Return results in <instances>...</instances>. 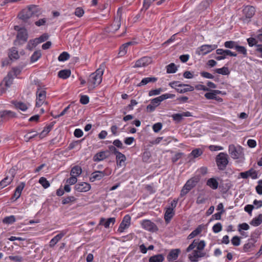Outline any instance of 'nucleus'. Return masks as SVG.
Instances as JSON below:
<instances>
[{"label":"nucleus","mask_w":262,"mask_h":262,"mask_svg":"<svg viewBox=\"0 0 262 262\" xmlns=\"http://www.w3.org/2000/svg\"><path fill=\"white\" fill-rule=\"evenodd\" d=\"M39 13V11L38 6L30 5L20 11L18 15V17L20 19L26 22L33 15H38Z\"/></svg>","instance_id":"obj_1"},{"label":"nucleus","mask_w":262,"mask_h":262,"mask_svg":"<svg viewBox=\"0 0 262 262\" xmlns=\"http://www.w3.org/2000/svg\"><path fill=\"white\" fill-rule=\"evenodd\" d=\"M104 73L103 68L100 67L95 72L92 73L89 77L88 83L89 86L92 88L98 86L102 81V75Z\"/></svg>","instance_id":"obj_2"},{"label":"nucleus","mask_w":262,"mask_h":262,"mask_svg":"<svg viewBox=\"0 0 262 262\" xmlns=\"http://www.w3.org/2000/svg\"><path fill=\"white\" fill-rule=\"evenodd\" d=\"M215 162L220 170H224L229 163L228 156L226 153L220 152L216 157Z\"/></svg>","instance_id":"obj_3"},{"label":"nucleus","mask_w":262,"mask_h":262,"mask_svg":"<svg viewBox=\"0 0 262 262\" xmlns=\"http://www.w3.org/2000/svg\"><path fill=\"white\" fill-rule=\"evenodd\" d=\"M259 235V234L256 232L251 234L250 238L248 239L247 243L243 246V252H249L253 249L255 246V243L257 241Z\"/></svg>","instance_id":"obj_4"},{"label":"nucleus","mask_w":262,"mask_h":262,"mask_svg":"<svg viewBox=\"0 0 262 262\" xmlns=\"http://www.w3.org/2000/svg\"><path fill=\"white\" fill-rule=\"evenodd\" d=\"M229 153L232 158L237 159L241 157L242 155V150L241 146L236 147L234 145L231 144L229 146Z\"/></svg>","instance_id":"obj_5"},{"label":"nucleus","mask_w":262,"mask_h":262,"mask_svg":"<svg viewBox=\"0 0 262 262\" xmlns=\"http://www.w3.org/2000/svg\"><path fill=\"white\" fill-rule=\"evenodd\" d=\"M150 101V103L146 106V111L147 112H154L156 110V108L160 104L161 102L163 100L161 95L151 99Z\"/></svg>","instance_id":"obj_6"},{"label":"nucleus","mask_w":262,"mask_h":262,"mask_svg":"<svg viewBox=\"0 0 262 262\" xmlns=\"http://www.w3.org/2000/svg\"><path fill=\"white\" fill-rule=\"evenodd\" d=\"M0 117L2 122H6L9 120L17 117V114L11 111L4 110L0 111Z\"/></svg>","instance_id":"obj_7"},{"label":"nucleus","mask_w":262,"mask_h":262,"mask_svg":"<svg viewBox=\"0 0 262 262\" xmlns=\"http://www.w3.org/2000/svg\"><path fill=\"white\" fill-rule=\"evenodd\" d=\"M143 228L150 232H157L158 230L157 226L150 220H143L141 223Z\"/></svg>","instance_id":"obj_8"},{"label":"nucleus","mask_w":262,"mask_h":262,"mask_svg":"<svg viewBox=\"0 0 262 262\" xmlns=\"http://www.w3.org/2000/svg\"><path fill=\"white\" fill-rule=\"evenodd\" d=\"M130 216L128 214L125 215L119 225L118 232L122 233L125 229L128 228L130 224Z\"/></svg>","instance_id":"obj_9"},{"label":"nucleus","mask_w":262,"mask_h":262,"mask_svg":"<svg viewBox=\"0 0 262 262\" xmlns=\"http://www.w3.org/2000/svg\"><path fill=\"white\" fill-rule=\"evenodd\" d=\"M151 62V59L148 56H144L137 60L133 66L134 68H141L147 66Z\"/></svg>","instance_id":"obj_10"},{"label":"nucleus","mask_w":262,"mask_h":262,"mask_svg":"<svg viewBox=\"0 0 262 262\" xmlns=\"http://www.w3.org/2000/svg\"><path fill=\"white\" fill-rule=\"evenodd\" d=\"M17 39L20 44H23L27 41L28 35L27 30L25 28H20L18 30Z\"/></svg>","instance_id":"obj_11"},{"label":"nucleus","mask_w":262,"mask_h":262,"mask_svg":"<svg viewBox=\"0 0 262 262\" xmlns=\"http://www.w3.org/2000/svg\"><path fill=\"white\" fill-rule=\"evenodd\" d=\"M217 45H203L200 47V54L203 55H206L212 51L216 49Z\"/></svg>","instance_id":"obj_12"},{"label":"nucleus","mask_w":262,"mask_h":262,"mask_svg":"<svg viewBox=\"0 0 262 262\" xmlns=\"http://www.w3.org/2000/svg\"><path fill=\"white\" fill-rule=\"evenodd\" d=\"M193 116L192 113L187 111L185 112H183L181 114H173L171 115V117L173 121H174L176 123H180L184 117H192Z\"/></svg>","instance_id":"obj_13"},{"label":"nucleus","mask_w":262,"mask_h":262,"mask_svg":"<svg viewBox=\"0 0 262 262\" xmlns=\"http://www.w3.org/2000/svg\"><path fill=\"white\" fill-rule=\"evenodd\" d=\"M91 186L90 184L86 182H81L76 184L74 188L78 192H87L90 190Z\"/></svg>","instance_id":"obj_14"},{"label":"nucleus","mask_w":262,"mask_h":262,"mask_svg":"<svg viewBox=\"0 0 262 262\" xmlns=\"http://www.w3.org/2000/svg\"><path fill=\"white\" fill-rule=\"evenodd\" d=\"M121 26V18H115L113 24L107 28V32H115Z\"/></svg>","instance_id":"obj_15"},{"label":"nucleus","mask_w":262,"mask_h":262,"mask_svg":"<svg viewBox=\"0 0 262 262\" xmlns=\"http://www.w3.org/2000/svg\"><path fill=\"white\" fill-rule=\"evenodd\" d=\"M67 233V231L63 230L55 236L50 241V247H53Z\"/></svg>","instance_id":"obj_16"},{"label":"nucleus","mask_w":262,"mask_h":262,"mask_svg":"<svg viewBox=\"0 0 262 262\" xmlns=\"http://www.w3.org/2000/svg\"><path fill=\"white\" fill-rule=\"evenodd\" d=\"M106 175L105 171H96L92 172L90 177V180L93 182L96 180H100Z\"/></svg>","instance_id":"obj_17"},{"label":"nucleus","mask_w":262,"mask_h":262,"mask_svg":"<svg viewBox=\"0 0 262 262\" xmlns=\"http://www.w3.org/2000/svg\"><path fill=\"white\" fill-rule=\"evenodd\" d=\"M194 90V88L188 84L181 83L180 87L177 89V92L180 94H183L187 92H192Z\"/></svg>","instance_id":"obj_18"},{"label":"nucleus","mask_w":262,"mask_h":262,"mask_svg":"<svg viewBox=\"0 0 262 262\" xmlns=\"http://www.w3.org/2000/svg\"><path fill=\"white\" fill-rule=\"evenodd\" d=\"M243 14L246 18H251L255 14V9L251 6H246L243 10Z\"/></svg>","instance_id":"obj_19"},{"label":"nucleus","mask_w":262,"mask_h":262,"mask_svg":"<svg viewBox=\"0 0 262 262\" xmlns=\"http://www.w3.org/2000/svg\"><path fill=\"white\" fill-rule=\"evenodd\" d=\"M180 252L181 250L179 249L171 250L167 256V260L171 261L177 259Z\"/></svg>","instance_id":"obj_20"},{"label":"nucleus","mask_w":262,"mask_h":262,"mask_svg":"<svg viewBox=\"0 0 262 262\" xmlns=\"http://www.w3.org/2000/svg\"><path fill=\"white\" fill-rule=\"evenodd\" d=\"M108 151H102L95 154L93 157V160L95 162H99L103 160L108 157Z\"/></svg>","instance_id":"obj_21"},{"label":"nucleus","mask_w":262,"mask_h":262,"mask_svg":"<svg viewBox=\"0 0 262 262\" xmlns=\"http://www.w3.org/2000/svg\"><path fill=\"white\" fill-rule=\"evenodd\" d=\"M55 123V121H53L46 125L43 130L39 134V138L42 139L45 137L53 128Z\"/></svg>","instance_id":"obj_22"},{"label":"nucleus","mask_w":262,"mask_h":262,"mask_svg":"<svg viewBox=\"0 0 262 262\" xmlns=\"http://www.w3.org/2000/svg\"><path fill=\"white\" fill-rule=\"evenodd\" d=\"M158 80V78L155 77H145L142 79L141 82L137 84V86L141 87L147 84L152 82H156Z\"/></svg>","instance_id":"obj_23"},{"label":"nucleus","mask_w":262,"mask_h":262,"mask_svg":"<svg viewBox=\"0 0 262 262\" xmlns=\"http://www.w3.org/2000/svg\"><path fill=\"white\" fill-rule=\"evenodd\" d=\"M216 53L217 55H221L222 56H225L226 57L227 55H229L230 56L236 57L237 56V54L229 50H224L222 49H217L216 50Z\"/></svg>","instance_id":"obj_24"},{"label":"nucleus","mask_w":262,"mask_h":262,"mask_svg":"<svg viewBox=\"0 0 262 262\" xmlns=\"http://www.w3.org/2000/svg\"><path fill=\"white\" fill-rule=\"evenodd\" d=\"M198 182V180L196 178H192L188 180L184 186V187L186 188L187 190L190 191L196 186Z\"/></svg>","instance_id":"obj_25"},{"label":"nucleus","mask_w":262,"mask_h":262,"mask_svg":"<svg viewBox=\"0 0 262 262\" xmlns=\"http://www.w3.org/2000/svg\"><path fill=\"white\" fill-rule=\"evenodd\" d=\"M13 79V78L12 77L11 74L9 73L1 83H3V84L4 85L6 88H8L12 84Z\"/></svg>","instance_id":"obj_26"},{"label":"nucleus","mask_w":262,"mask_h":262,"mask_svg":"<svg viewBox=\"0 0 262 262\" xmlns=\"http://www.w3.org/2000/svg\"><path fill=\"white\" fill-rule=\"evenodd\" d=\"M115 221L116 220L115 217L108 218L106 221H105V219L101 218L99 222V225H103L105 228H107L110 227L111 223L114 225Z\"/></svg>","instance_id":"obj_27"},{"label":"nucleus","mask_w":262,"mask_h":262,"mask_svg":"<svg viewBox=\"0 0 262 262\" xmlns=\"http://www.w3.org/2000/svg\"><path fill=\"white\" fill-rule=\"evenodd\" d=\"M204 226L202 224L199 225L192 232H191V233L188 236V239H191L200 234L202 231H203V229H204Z\"/></svg>","instance_id":"obj_28"},{"label":"nucleus","mask_w":262,"mask_h":262,"mask_svg":"<svg viewBox=\"0 0 262 262\" xmlns=\"http://www.w3.org/2000/svg\"><path fill=\"white\" fill-rule=\"evenodd\" d=\"M174 214V211L173 210H172V208H166V210L164 214V219L165 222L166 223H169V222L172 218Z\"/></svg>","instance_id":"obj_29"},{"label":"nucleus","mask_w":262,"mask_h":262,"mask_svg":"<svg viewBox=\"0 0 262 262\" xmlns=\"http://www.w3.org/2000/svg\"><path fill=\"white\" fill-rule=\"evenodd\" d=\"M14 177V175H12L10 177H9L8 176L6 177L0 182V187L3 188L10 184L13 181Z\"/></svg>","instance_id":"obj_30"},{"label":"nucleus","mask_w":262,"mask_h":262,"mask_svg":"<svg viewBox=\"0 0 262 262\" xmlns=\"http://www.w3.org/2000/svg\"><path fill=\"white\" fill-rule=\"evenodd\" d=\"M206 184L213 190L216 189L219 186L218 182L215 178H213L209 179L206 182Z\"/></svg>","instance_id":"obj_31"},{"label":"nucleus","mask_w":262,"mask_h":262,"mask_svg":"<svg viewBox=\"0 0 262 262\" xmlns=\"http://www.w3.org/2000/svg\"><path fill=\"white\" fill-rule=\"evenodd\" d=\"M71 74L70 70L64 69L60 70L58 73V76L63 79H66L69 78Z\"/></svg>","instance_id":"obj_32"},{"label":"nucleus","mask_w":262,"mask_h":262,"mask_svg":"<svg viewBox=\"0 0 262 262\" xmlns=\"http://www.w3.org/2000/svg\"><path fill=\"white\" fill-rule=\"evenodd\" d=\"M262 223V214H259L257 216L254 217L250 222V224L254 227H257Z\"/></svg>","instance_id":"obj_33"},{"label":"nucleus","mask_w":262,"mask_h":262,"mask_svg":"<svg viewBox=\"0 0 262 262\" xmlns=\"http://www.w3.org/2000/svg\"><path fill=\"white\" fill-rule=\"evenodd\" d=\"M164 260V257L163 255L162 254H159L150 257L149 262H163Z\"/></svg>","instance_id":"obj_34"},{"label":"nucleus","mask_w":262,"mask_h":262,"mask_svg":"<svg viewBox=\"0 0 262 262\" xmlns=\"http://www.w3.org/2000/svg\"><path fill=\"white\" fill-rule=\"evenodd\" d=\"M19 57L17 50L15 48H12L10 50L9 58L10 60L17 59Z\"/></svg>","instance_id":"obj_35"},{"label":"nucleus","mask_w":262,"mask_h":262,"mask_svg":"<svg viewBox=\"0 0 262 262\" xmlns=\"http://www.w3.org/2000/svg\"><path fill=\"white\" fill-rule=\"evenodd\" d=\"M13 104L14 105L16 108L19 109L23 112L27 111L28 108L27 104L22 102L15 101L13 103Z\"/></svg>","instance_id":"obj_36"},{"label":"nucleus","mask_w":262,"mask_h":262,"mask_svg":"<svg viewBox=\"0 0 262 262\" xmlns=\"http://www.w3.org/2000/svg\"><path fill=\"white\" fill-rule=\"evenodd\" d=\"M41 57V53L40 50L35 51L30 57V62L34 63L37 61Z\"/></svg>","instance_id":"obj_37"},{"label":"nucleus","mask_w":262,"mask_h":262,"mask_svg":"<svg viewBox=\"0 0 262 262\" xmlns=\"http://www.w3.org/2000/svg\"><path fill=\"white\" fill-rule=\"evenodd\" d=\"M116 160L117 165L121 167L123 165L122 163L125 162L126 160V157L124 154L120 152L116 155Z\"/></svg>","instance_id":"obj_38"},{"label":"nucleus","mask_w":262,"mask_h":262,"mask_svg":"<svg viewBox=\"0 0 262 262\" xmlns=\"http://www.w3.org/2000/svg\"><path fill=\"white\" fill-rule=\"evenodd\" d=\"M81 172L82 169L81 167L78 165H76L72 168L71 170V175L77 177L81 174Z\"/></svg>","instance_id":"obj_39"},{"label":"nucleus","mask_w":262,"mask_h":262,"mask_svg":"<svg viewBox=\"0 0 262 262\" xmlns=\"http://www.w3.org/2000/svg\"><path fill=\"white\" fill-rule=\"evenodd\" d=\"M46 97V92L45 90L38 89L36 92L37 100H45Z\"/></svg>","instance_id":"obj_40"},{"label":"nucleus","mask_w":262,"mask_h":262,"mask_svg":"<svg viewBox=\"0 0 262 262\" xmlns=\"http://www.w3.org/2000/svg\"><path fill=\"white\" fill-rule=\"evenodd\" d=\"M76 198L74 196H68L62 198V204L66 205L75 202Z\"/></svg>","instance_id":"obj_41"},{"label":"nucleus","mask_w":262,"mask_h":262,"mask_svg":"<svg viewBox=\"0 0 262 262\" xmlns=\"http://www.w3.org/2000/svg\"><path fill=\"white\" fill-rule=\"evenodd\" d=\"M177 70V67L174 63H171L166 67V72L168 74L174 73Z\"/></svg>","instance_id":"obj_42"},{"label":"nucleus","mask_w":262,"mask_h":262,"mask_svg":"<svg viewBox=\"0 0 262 262\" xmlns=\"http://www.w3.org/2000/svg\"><path fill=\"white\" fill-rule=\"evenodd\" d=\"M239 53L242 54L243 56L246 57L247 56V50L246 48L244 46H241L238 44L235 47V49Z\"/></svg>","instance_id":"obj_43"},{"label":"nucleus","mask_w":262,"mask_h":262,"mask_svg":"<svg viewBox=\"0 0 262 262\" xmlns=\"http://www.w3.org/2000/svg\"><path fill=\"white\" fill-rule=\"evenodd\" d=\"M203 153V150L200 148H195L193 149L190 154L191 156H192L194 158H198L201 156Z\"/></svg>","instance_id":"obj_44"},{"label":"nucleus","mask_w":262,"mask_h":262,"mask_svg":"<svg viewBox=\"0 0 262 262\" xmlns=\"http://www.w3.org/2000/svg\"><path fill=\"white\" fill-rule=\"evenodd\" d=\"M15 217L14 215H11L4 218L3 222L6 224H12L15 222Z\"/></svg>","instance_id":"obj_45"},{"label":"nucleus","mask_w":262,"mask_h":262,"mask_svg":"<svg viewBox=\"0 0 262 262\" xmlns=\"http://www.w3.org/2000/svg\"><path fill=\"white\" fill-rule=\"evenodd\" d=\"M215 72L223 75H227L230 73L228 68L226 67H224L222 68L216 69Z\"/></svg>","instance_id":"obj_46"},{"label":"nucleus","mask_w":262,"mask_h":262,"mask_svg":"<svg viewBox=\"0 0 262 262\" xmlns=\"http://www.w3.org/2000/svg\"><path fill=\"white\" fill-rule=\"evenodd\" d=\"M247 41L249 46L250 47H254L255 48L256 45L258 44V40L256 39V37H249L247 39Z\"/></svg>","instance_id":"obj_47"},{"label":"nucleus","mask_w":262,"mask_h":262,"mask_svg":"<svg viewBox=\"0 0 262 262\" xmlns=\"http://www.w3.org/2000/svg\"><path fill=\"white\" fill-rule=\"evenodd\" d=\"M237 42L232 40L227 41L224 43L225 47L228 49H235V47L237 46Z\"/></svg>","instance_id":"obj_48"},{"label":"nucleus","mask_w":262,"mask_h":262,"mask_svg":"<svg viewBox=\"0 0 262 262\" xmlns=\"http://www.w3.org/2000/svg\"><path fill=\"white\" fill-rule=\"evenodd\" d=\"M39 183L45 189L48 188L50 186L49 182L45 177H41L39 180Z\"/></svg>","instance_id":"obj_49"},{"label":"nucleus","mask_w":262,"mask_h":262,"mask_svg":"<svg viewBox=\"0 0 262 262\" xmlns=\"http://www.w3.org/2000/svg\"><path fill=\"white\" fill-rule=\"evenodd\" d=\"M69 54L67 52H63L59 55L58 57V60L59 61H65L69 59Z\"/></svg>","instance_id":"obj_50"},{"label":"nucleus","mask_w":262,"mask_h":262,"mask_svg":"<svg viewBox=\"0 0 262 262\" xmlns=\"http://www.w3.org/2000/svg\"><path fill=\"white\" fill-rule=\"evenodd\" d=\"M151 157L150 152L147 150H146L143 152L142 155V161L144 162H148L150 158Z\"/></svg>","instance_id":"obj_51"},{"label":"nucleus","mask_w":262,"mask_h":262,"mask_svg":"<svg viewBox=\"0 0 262 262\" xmlns=\"http://www.w3.org/2000/svg\"><path fill=\"white\" fill-rule=\"evenodd\" d=\"M206 246L205 242L204 240L199 241L196 239V247L198 250L201 251L203 250Z\"/></svg>","instance_id":"obj_52"},{"label":"nucleus","mask_w":262,"mask_h":262,"mask_svg":"<svg viewBox=\"0 0 262 262\" xmlns=\"http://www.w3.org/2000/svg\"><path fill=\"white\" fill-rule=\"evenodd\" d=\"M247 171L248 177H250L252 179H256L258 178L257 172L253 168L250 169Z\"/></svg>","instance_id":"obj_53"},{"label":"nucleus","mask_w":262,"mask_h":262,"mask_svg":"<svg viewBox=\"0 0 262 262\" xmlns=\"http://www.w3.org/2000/svg\"><path fill=\"white\" fill-rule=\"evenodd\" d=\"M217 95L216 93L214 92V90H211L210 92H208L205 94V97L209 100H214L215 96Z\"/></svg>","instance_id":"obj_54"},{"label":"nucleus","mask_w":262,"mask_h":262,"mask_svg":"<svg viewBox=\"0 0 262 262\" xmlns=\"http://www.w3.org/2000/svg\"><path fill=\"white\" fill-rule=\"evenodd\" d=\"M222 230V225L221 223H217L212 227V231L214 233H217Z\"/></svg>","instance_id":"obj_55"},{"label":"nucleus","mask_w":262,"mask_h":262,"mask_svg":"<svg viewBox=\"0 0 262 262\" xmlns=\"http://www.w3.org/2000/svg\"><path fill=\"white\" fill-rule=\"evenodd\" d=\"M162 91H163V90L162 88H159V89H155V90H151L149 91L148 96L150 97V96H152L158 95Z\"/></svg>","instance_id":"obj_56"},{"label":"nucleus","mask_w":262,"mask_h":262,"mask_svg":"<svg viewBox=\"0 0 262 262\" xmlns=\"http://www.w3.org/2000/svg\"><path fill=\"white\" fill-rule=\"evenodd\" d=\"M8 258L10 260L15 262H21L24 260L23 257L20 255H10Z\"/></svg>","instance_id":"obj_57"},{"label":"nucleus","mask_w":262,"mask_h":262,"mask_svg":"<svg viewBox=\"0 0 262 262\" xmlns=\"http://www.w3.org/2000/svg\"><path fill=\"white\" fill-rule=\"evenodd\" d=\"M127 51V48L122 45L119 48V52L118 53V56L119 57L124 56Z\"/></svg>","instance_id":"obj_58"},{"label":"nucleus","mask_w":262,"mask_h":262,"mask_svg":"<svg viewBox=\"0 0 262 262\" xmlns=\"http://www.w3.org/2000/svg\"><path fill=\"white\" fill-rule=\"evenodd\" d=\"M193 256L190 255L189 256V259L191 261L196 262L198 261L197 259L199 257V251L197 250H194L192 252Z\"/></svg>","instance_id":"obj_59"},{"label":"nucleus","mask_w":262,"mask_h":262,"mask_svg":"<svg viewBox=\"0 0 262 262\" xmlns=\"http://www.w3.org/2000/svg\"><path fill=\"white\" fill-rule=\"evenodd\" d=\"M231 243L234 246H238L241 244L240 237L238 236H234L231 239Z\"/></svg>","instance_id":"obj_60"},{"label":"nucleus","mask_w":262,"mask_h":262,"mask_svg":"<svg viewBox=\"0 0 262 262\" xmlns=\"http://www.w3.org/2000/svg\"><path fill=\"white\" fill-rule=\"evenodd\" d=\"M250 228L249 225L246 223L240 224L238 225V231L241 232L242 230H248Z\"/></svg>","instance_id":"obj_61"},{"label":"nucleus","mask_w":262,"mask_h":262,"mask_svg":"<svg viewBox=\"0 0 262 262\" xmlns=\"http://www.w3.org/2000/svg\"><path fill=\"white\" fill-rule=\"evenodd\" d=\"M84 11L83 9L81 7H78L75 9L74 14L76 16L78 17H81L84 14Z\"/></svg>","instance_id":"obj_62"},{"label":"nucleus","mask_w":262,"mask_h":262,"mask_svg":"<svg viewBox=\"0 0 262 262\" xmlns=\"http://www.w3.org/2000/svg\"><path fill=\"white\" fill-rule=\"evenodd\" d=\"M210 5L207 0H204L200 4V7L201 10H204L207 9Z\"/></svg>","instance_id":"obj_63"},{"label":"nucleus","mask_w":262,"mask_h":262,"mask_svg":"<svg viewBox=\"0 0 262 262\" xmlns=\"http://www.w3.org/2000/svg\"><path fill=\"white\" fill-rule=\"evenodd\" d=\"M255 48V52L256 54L260 53V55L257 56L262 58V44H258Z\"/></svg>","instance_id":"obj_64"}]
</instances>
